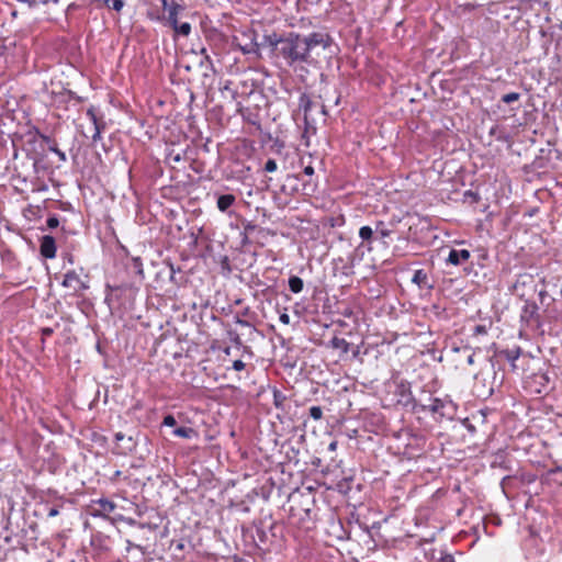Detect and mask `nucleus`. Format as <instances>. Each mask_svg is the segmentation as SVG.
Masks as SVG:
<instances>
[{
    "mask_svg": "<svg viewBox=\"0 0 562 562\" xmlns=\"http://www.w3.org/2000/svg\"><path fill=\"white\" fill-rule=\"evenodd\" d=\"M269 42L274 47L277 56L282 58L284 64L295 72L305 70L303 65L311 63L312 58L303 42V35L290 32L276 40L269 37Z\"/></svg>",
    "mask_w": 562,
    "mask_h": 562,
    "instance_id": "1",
    "label": "nucleus"
},
{
    "mask_svg": "<svg viewBox=\"0 0 562 562\" xmlns=\"http://www.w3.org/2000/svg\"><path fill=\"white\" fill-rule=\"evenodd\" d=\"M415 412L430 413L435 418L449 417L454 413V406L451 401L439 397L430 398L429 404H414Z\"/></svg>",
    "mask_w": 562,
    "mask_h": 562,
    "instance_id": "2",
    "label": "nucleus"
},
{
    "mask_svg": "<svg viewBox=\"0 0 562 562\" xmlns=\"http://www.w3.org/2000/svg\"><path fill=\"white\" fill-rule=\"evenodd\" d=\"M514 295L521 300L528 299L537 291L535 276L529 272L517 274L514 284L510 288Z\"/></svg>",
    "mask_w": 562,
    "mask_h": 562,
    "instance_id": "3",
    "label": "nucleus"
},
{
    "mask_svg": "<svg viewBox=\"0 0 562 562\" xmlns=\"http://www.w3.org/2000/svg\"><path fill=\"white\" fill-rule=\"evenodd\" d=\"M303 42L311 55V52L317 46H322L324 49L328 48L333 43V38L329 34L324 32H312L303 36Z\"/></svg>",
    "mask_w": 562,
    "mask_h": 562,
    "instance_id": "4",
    "label": "nucleus"
},
{
    "mask_svg": "<svg viewBox=\"0 0 562 562\" xmlns=\"http://www.w3.org/2000/svg\"><path fill=\"white\" fill-rule=\"evenodd\" d=\"M115 508V503L108 498L93 499L90 505V515L94 518H108Z\"/></svg>",
    "mask_w": 562,
    "mask_h": 562,
    "instance_id": "5",
    "label": "nucleus"
},
{
    "mask_svg": "<svg viewBox=\"0 0 562 562\" xmlns=\"http://www.w3.org/2000/svg\"><path fill=\"white\" fill-rule=\"evenodd\" d=\"M359 237L361 243L356 248V251H361V256H363L364 251L371 252L373 250L372 244L376 240L374 228L368 225L361 226L359 228ZM361 259L362 257L359 258V261Z\"/></svg>",
    "mask_w": 562,
    "mask_h": 562,
    "instance_id": "6",
    "label": "nucleus"
},
{
    "mask_svg": "<svg viewBox=\"0 0 562 562\" xmlns=\"http://www.w3.org/2000/svg\"><path fill=\"white\" fill-rule=\"evenodd\" d=\"M61 285L72 290L74 292H80L88 289V285L80 279L75 270H70L65 273Z\"/></svg>",
    "mask_w": 562,
    "mask_h": 562,
    "instance_id": "7",
    "label": "nucleus"
},
{
    "mask_svg": "<svg viewBox=\"0 0 562 562\" xmlns=\"http://www.w3.org/2000/svg\"><path fill=\"white\" fill-rule=\"evenodd\" d=\"M395 394L400 397L398 402L405 406L412 405L414 407V404H417L413 397L411 385L406 381H401L396 385Z\"/></svg>",
    "mask_w": 562,
    "mask_h": 562,
    "instance_id": "8",
    "label": "nucleus"
},
{
    "mask_svg": "<svg viewBox=\"0 0 562 562\" xmlns=\"http://www.w3.org/2000/svg\"><path fill=\"white\" fill-rule=\"evenodd\" d=\"M86 115L87 117L90 120L91 124H92V135H91V139L92 142L95 144L98 143L99 140H101V133L102 131L104 130L105 125L104 123H100L98 121V117H97V114H95V110L93 106H90L87 111H86Z\"/></svg>",
    "mask_w": 562,
    "mask_h": 562,
    "instance_id": "9",
    "label": "nucleus"
},
{
    "mask_svg": "<svg viewBox=\"0 0 562 562\" xmlns=\"http://www.w3.org/2000/svg\"><path fill=\"white\" fill-rule=\"evenodd\" d=\"M162 9L167 11L166 21L169 24L178 20L179 13L183 10V7L176 0H160Z\"/></svg>",
    "mask_w": 562,
    "mask_h": 562,
    "instance_id": "10",
    "label": "nucleus"
},
{
    "mask_svg": "<svg viewBox=\"0 0 562 562\" xmlns=\"http://www.w3.org/2000/svg\"><path fill=\"white\" fill-rule=\"evenodd\" d=\"M56 243L53 236L44 235L41 238L40 252L46 259H53L56 256Z\"/></svg>",
    "mask_w": 562,
    "mask_h": 562,
    "instance_id": "11",
    "label": "nucleus"
},
{
    "mask_svg": "<svg viewBox=\"0 0 562 562\" xmlns=\"http://www.w3.org/2000/svg\"><path fill=\"white\" fill-rule=\"evenodd\" d=\"M471 254L467 249H451L446 259L447 265L460 266L461 263L469 260Z\"/></svg>",
    "mask_w": 562,
    "mask_h": 562,
    "instance_id": "12",
    "label": "nucleus"
},
{
    "mask_svg": "<svg viewBox=\"0 0 562 562\" xmlns=\"http://www.w3.org/2000/svg\"><path fill=\"white\" fill-rule=\"evenodd\" d=\"M530 383L535 386L533 391L537 394H541L543 392H548L550 379L547 373L538 372L531 376Z\"/></svg>",
    "mask_w": 562,
    "mask_h": 562,
    "instance_id": "13",
    "label": "nucleus"
},
{
    "mask_svg": "<svg viewBox=\"0 0 562 562\" xmlns=\"http://www.w3.org/2000/svg\"><path fill=\"white\" fill-rule=\"evenodd\" d=\"M375 239L380 240L383 246L389 247V241L386 240L393 231L387 227V225L383 221H376L374 226Z\"/></svg>",
    "mask_w": 562,
    "mask_h": 562,
    "instance_id": "14",
    "label": "nucleus"
},
{
    "mask_svg": "<svg viewBox=\"0 0 562 562\" xmlns=\"http://www.w3.org/2000/svg\"><path fill=\"white\" fill-rule=\"evenodd\" d=\"M524 301L525 304L521 308L520 318L521 321L529 323L531 319L535 318V316H537L539 307L537 303L533 301H530L528 299H525Z\"/></svg>",
    "mask_w": 562,
    "mask_h": 562,
    "instance_id": "15",
    "label": "nucleus"
},
{
    "mask_svg": "<svg viewBox=\"0 0 562 562\" xmlns=\"http://www.w3.org/2000/svg\"><path fill=\"white\" fill-rule=\"evenodd\" d=\"M312 105H313V102H312L310 95L305 92L301 93L299 97L297 110H299V112H303L305 123H307V117L312 110Z\"/></svg>",
    "mask_w": 562,
    "mask_h": 562,
    "instance_id": "16",
    "label": "nucleus"
},
{
    "mask_svg": "<svg viewBox=\"0 0 562 562\" xmlns=\"http://www.w3.org/2000/svg\"><path fill=\"white\" fill-rule=\"evenodd\" d=\"M498 355L501 357H503L504 359H506L512 364V368L515 369L516 368V361L521 356V348L520 347H515V348H512V349H504V350H501L498 352Z\"/></svg>",
    "mask_w": 562,
    "mask_h": 562,
    "instance_id": "17",
    "label": "nucleus"
},
{
    "mask_svg": "<svg viewBox=\"0 0 562 562\" xmlns=\"http://www.w3.org/2000/svg\"><path fill=\"white\" fill-rule=\"evenodd\" d=\"M233 82L231 80H225L220 86V92L223 98L231 99L232 101H237L238 91L232 87Z\"/></svg>",
    "mask_w": 562,
    "mask_h": 562,
    "instance_id": "18",
    "label": "nucleus"
},
{
    "mask_svg": "<svg viewBox=\"0 0 562 562\" xmlns=\"http://www.w3.org/2000/svg\"><path fill=\"white\" fill-rule=\"evenodd\" d=\"M412 282L416 284L419 289L431 286L428 284V274L424 269H418L414 271Z\"/></svg>",
    "mask_w": 562,
    "mask_h": 562,
    "instance_id": "19",
    "label": "nucleus"
},
{
    "mask_svg": "<svg viewBox=\"0 0 562 562\" xmlns=\"http://www.w3.org/2000/svg\"><path fill=\"white\" fill-rule=\"evenodd\" d=\"M169 26L175 31L177 35H181L183 37H188L192 31V26L189 22H179L178 20L169 24Z\"/></svg>",
    "mask_w": 562,
    "mask_h": 562,
    "instance_id": "20",
    "label": "nucleus"
},
{
    "mask_svg": "<svg viewBox=\"0 0 562 562\" xmlns=\"http://www.w3.org/2000/svg\"><path fill=\"white\" fill-rule=\"evenodd\" d=\"M235 201H236L235 195L222 194L217 198L216 206L221 212L225 213L235 203Z\"/></svg>",
    "mask_w": 562,
    "mask_h": 562,
    "instance_id": "21",
    "label": "nucleus"
},
{
    "mask_svg": "<svg viewBox=\"0 0 562 562\" xmlns=\"http://www.w3.org/2000/svg\"><path fill=\"white\" fill-rule=\"evenodd\" d=\"M127 269L130 270L131 273H134L140 280H143L145 278L144 269H143V261L139 257H133L127 265Z\"/></svg>",
    "mask_w": 562,
    "mask_h": 562,
    "instance_id": "22",
    "label": "nucleus"
},
{
    "mask_svg": "<svg viewBox=\"0 0 562 562\" xmlns=\"http://www.w3.org/2000/svg\"><path fill=\"white\" fill-rule=\"evenodd\" d=\"M544 482H553L557 485H562V469L557 467L549 470L543 476Z\"/></svg>",
    "mask_w": 562,
    "mask_h": 562,
    "instance_id": "23",
    "label": "nucleus"
},
{
    "mask_svg": "<svg viewBox=\"0 0 562 562\" xmlns=\"http://www.w3.org/2000/svg\"><path fill=\"white\" fill-rule=\"evenodd\" d=\"M172 435L180 438L192 439L198 437V432L192 427H177L172 430Z\"/></svg>",
    "mask_w": 562,
    "mask_h": 562,
    "instance_id": "24",
    "label": "nucleus"
},
{
    "mask_svg": "<svg viewBox=\"0 0 562 562\" xmlns=\"http://www.w3.org/2000/svg\"><path fill=\"white\" fill-rule=\"evenodd\" d=\"M329 346L334 349H339L342 353H348L350 350V344L340 337H333L329 341Z\"/></svg>",
    "mask_w": 562,
    "mask_h": 562,
    "instance_id": "25",
    "label": "nucleus"
},
{
    "mask_svg": "<svg viewBox=\"0 0 562 562\" xmlns=\"http://www.w3.org/2000/svg\"><path fill=\"white\" fill-rule=\"evenodd\" d=\"M303 288H304V282L300 277L291 276L289 278V289L292 293L297 294V293L302 292Z\"/></svg>",
    "mask_w": 562,
    "mask_h": 562,
    "instance_id": "26",
    "label": "nucleus"
},
{
    "mask_svg": "<svg viewBox=\"0 0 562 562\" xmlns=\"http://www.w3.org/2000/svg\"><path fill=\"white\" fill-rule=\"evenodd\" d=\"M240 50L246 54V55H249V54H255V55H259V45L258 43L255 41V38H251L248 43H246L245 45H240L239 46Z\"/></svg>",
    "mask_w": 562,
    "mask_h": 562,
    "instance_id": "27",
    "label": "nucleus"
},
{
    "mask_svg": "<svg viewBox=\"0 0 562 562\" xmlns=\"http://www.w3.org/2000/svg\"><path fill=\"white\" fill-rule=\"evenodd\" d=\"M452 351L454 352H464L467 353V363L472 366L474 363V356H475V352L471 350V348L469 346H464V347H452Z\"/></svg>",
    "mask_w": 562,
    "mask_h": 562,
    "instance_id": "28",
    "label": "nucleus"
},
{
    "mask_svg": "<svg viewBox=\"0 0 562 562\" xmlns=\"http://www.w3.org/2000/svg\"><path fill=\"white\" fill-rule=\"evenodd\" d=\"M102 1L104 2V4L108 8L113 9L116 12H121L125 5V0H102Z\"/></svg>",
    "mask_w": 562,
    "mask_h": 562,
    "instance_id": "29",
    "label": "nucleus"
},
{
    "mask_svg": "<svg viewBox=\"0 0 562 562\" xmlns=\"http://www.w3.org/2000/svg\"><path fill=\"white\" fill-rule=\"evenodd\" d=\"M255 539L258 540L260 544H266L269 541L268 531H266L261 527L256 528Z\"/></svg>",
    "mask_w": 562,
    "mask_h": 562,
    "instance_id": "30",
    "label": "nucleus"
},
{
    "mask_svg": "<svg viewBox=\"0 0 562 562\" xmlns=\"http://www.w3.org/2000/svg\"><path fill=\"white\" fill-rule=\"evenodd\" d=\"M520 99V93L518 92H509L502 97V102L509 104L516 102Z\"/></svg>",
    "mask_w": 562,
    "mask_h": 562,
    "instance_id": "31",
    "label": "nucleus"
},
{
    "mask_svg": "<svg viewBox=\"0 0 562 562\" xmlns=\"http://www.w3.org/2000/svg\"><path fill=\"white\" fill-rule=\"evenodd\" d=\"M310 417L314 420H319L323 417V409L321 406L310 407Z\"/></svg>",
    "mask_w": 562,
    "mask_h": 562,
    "instance_id": "32",
    "label": "nucleus"
},
{
    "mask_svg": "<svg viewBox=\"0 0 562 562\" xmlns=\"http://www.w3.org/2000/svg\"><path fill=\"white\" fill-rule=\"evenodd\" d=\"M120 519L125 521L128 526L138 527V528H145V524L138 522L134 518L121 516Z\"/></svg>",
    "mask_w": 562,
    "mask_h": 562,
    "instance_id": "33",
    "label": "nucleus"
},
{
    "mask_svg": "<svg viewBox=\"0 0 562 562\" xmlns=\"http://www.w3.org/2000/svg\"><path fill=\"white\" fill-rule=\"evenodd\" d=\"M234 321H235V323H236L237 325H239V326H241V327L254 328L252 324H251L249 321H247V319H245V318L240 317V316H239V314H237V315L234 317Z\"/></svg>",
    "mask_w": 562,
    "mask_h": 562,
    "instance_id": "34",
    "label": "nucleus"
},
{
    "mask_svg": "<svg viewBox=\"0 0 562 562\" xmlns=\"http://www.w3.org/2000/svg\"><path fill=\"white\" fill-rule=\"evenodd\" d=\"M278 168L277 161L272 158L268 159L265 164V171L274 172Z\"/></svg>",
    "mask_w": 562,
    "mask_h": 562,
    "instance_id": "35",
    "label": "nucleus"
},
{
    "mask_svg": "<svg viewBox=\"0 0 562 562\" xmlns=\"http://www.w3.org/2000/svg\"><path fill=\"white\" fill-rule=\"evenodd\" d=\"M349 260H350V265L349 266L346 265L342 267L341 273L344 276H350L353 273L352 268L355 266L356 259L353 257H350Z\"/></svg>",
    "mask_w": 562,
    "mask_h": 562,
    "instance_id": "36",
    "label": "nucleus"
},
{
    "mask_svg": "<svg viewBox=\"0 0 562 562\" xmlns=\"http://www.w3.org/2000/svg\"><path fill=\"white\" fill-rule=\"evenodd\" d=\"M176 424H177V422H176L175 416L171 414H168L164 417L161 425L166 426V427H173Z\"/></svg>",
    "mask_w": 562,
    "mask_h": 562,
    "instance_id": "37",
    "label": "nucleus"
},
{
    "mask_svg": "<svg viewBox=\"0 0 562 562\" xmlns=\"http://www.w3.org/2000/svg\"><path fill=\"white\" fill-rule=\"evenodd\" d=\"M125 543H126V548H125V549H126V551H127V552H130V551H131V550H133V549H135V550H138V551L143 552V548H142V546L136 544V543L132 542V541H131V540H128V539L125 541Z\"/></svg>",
    "mask_w": 562,
    "mask_h": 562,
    "instance_id": "38",
    "label": "nucleus"
},
{
    "mask_svg": "<svg viewBox=\"0 0 562 562\" xmlns=\"http://www.w3.org/2000/svg\"><path fill=\"white\" fill-rule=\"evenodd\" d=\"M46 224L49 228H56L59 225V220L57 216H49L46 221Z\"/></svg>",
    "mask_w": 562,
    "mask_h": 562,
    "instance_id": "39",
    "label": "nucleus"
},
{
    "mask_svg": "<svg viewBox=\"0 0 562 562\" xmlns=\"http://www.w3.org/2000/svg\"><path fill=\"white\" fill-rule=\"evenodd\" d=\"M246 364L241 360H235L232 364V369L235 371H243L245 369Z\"/></svg>",
    "mask_w": 562,
    "mask_h": 562,
    "instance_id": "40",
    "label": "nucleus"
},
{
    "mask_svg": "<svg viewBox=\"0 0 562 562\" xmlns=\"http://www.w3.org/2000/svg\"><path fill=\"white\" fill-rule=\"evenodd\" d=\"M59 514L58 506H52L47 510V517L53 518L56 517Z\"/></svg>",
    "mask_w": 562,
    "mask_h": 562,
    "instance_id": "41",
    "label": "nucleus"
},
{
    "mask_svg": "<svg viewBox=\"0 0 562 562\" xmlns=\"http://www.w3.org/2000/svg\"><path fill=\"white\" fill-rule=\"evenodd\" d=\"M50 150L53 153H55L61 161H66V155L64 151H61L60 149H58L56 147H50Z\"/></svg>",
    "mask_w": 562,
    "mask_h": 562,
    "instance_id": "42",
    "label": "nucleus"
},
{
    "mask_svg": "<svg viewBox=\"0 0 562 562\" xmlns=\"http://www.w3.org/2000/svg\"><path fill=\"white\" fill-rule=\"evenodd\" d=\"M279 321L284 324V325H289L290 324V316L288 313H282L280 314L279 316Z\"/></svg>",
    "mask_w": 562,
    "mask_h": 562,
    "instance_id": "43",
    "label": "nucleus"
},
{
    "mask_svg": "<svg viewBox=\"0 0 562 562\" xmlns=\"http://www.w3.org/2000/svg\"><path fill=\"white\" fill-rule=\"evenodd\" d=\"M147 16H148V19H149V20H151V21H157V22H159V21H161V20H162V16H161L160 14H158V13L148 12V13H147Z\"/></svg>",
    "mask_w": 562,
    "mask_h": 562,
    "instance_id": "44",
    "label": "nucleus"
},
{
    "mask_svg": "<svg viewBox=\"0 0 562 562\" xmlns=\"http://www.w3.org/2000/svg\"><path fill=\"white\" fill-rule=\"evenodd\" d=\"M439 562H456V560L452 554L447 553L440 558Z\"/></svg>",
    "mask_w": 562,
    "mask_h": 562,
    "instance_id": "45",
    "label": "nucleus"
},
{
    "mask_svg": "<svg viewBox=\"0 0 562 562\" xmlns=\"http://www.w3.org/2000/svg\"><path fill=\"white\" fill-rule=\"evenodd\" d=\"M125 443H127L126 450L132 451L134 446H135V443L133 441V438L132 437H127L126 440H125Z\"/></svg>",
    "mask_w": 562,
    "mask_h": 562,
    "instance_id": "46",
    "label": "nucleus"
},
{
    "mask_svg": "<svg viewBox=\"0 0 562 562\" xmlns=\"http://www.w3.org/2000/svg\"><path fill=\"white\" fill-rule=\"evenodd\" d=\"M114 440L116 442L125 440V435L121 431L114 434Z\"/></svg>",
    "mask_w": 562,
    "mask_h": 562,
    "instance_id": "47",
    "label": "nucleus"
},
{
    "mask_svg": "<svg viewBox=\"0 0 562 562\" xmlns=\"http://www.w3.org/2000/svg\"><path fill=\"white\" fill-rule=\"evenodd\" d=\"M304 175L306 176H313L314 175V168L312 166H306L303 170Z\"/></svg>",
    "mask_w": 562,
    "mask_h": 562,
    "instance_id": "48",
    "label": "nucleus"
},
{
    "mask_svg": "<svg viewBox=\"0 0 562 562\" xmlns=\"http://www.w3.org/2000/svg\"><path fill=\"white\" fill-rule=\"evenodd\" d=\"M52 334H53V329H52V328H49V327H45V328H43V329H42V335H43L44 337H48V336H50Z\"/></svg>",
    "mask_w": 562,
    "mask_h": 562,
    "instance_id": "49",
    "label": "nucleus"
},
{
    "mask_svg": "<svg viewBox=\"0 0 562 562\" xmlns=\"http://www.w3.org/2000/svg\"><path fill=\"white\" fill-rule=\"evenodd\" d=\"M102 540H103L102 535H95L92 537L91 543L95 544L97 541H102Z\"/></svg>",
    "mask_w": 562,
    "mask_h": 562,
    "instance_id": "50",
    "label": "nucleus"
},
{
    "mask_svg": "<svg viewBox=\"0 0 562 562\" xmlns=\"http://www.w3.org/2000/svg\"><path fill=\"white\" fill-rule=\"evenodd\" d=\"M250 314V308L247 306L240 312V317H246Z\"/></svg>",
    "mask_w": 562,
    "mask_h": 562,
    "instance_id": "51",
    "label": "nucleus"
},
{
    "mask_svg": "<svg viewBox=\"0 0 562 562\" xmlns=\"http://www.w3.org/2000/svg\"><path fill=\"white\" fill-rule=\"evenodd\" d=\"M337 449V441H331L329 445H328V450L334 452L336 451Z\"/></svg>",
    "mask_w": 562,
    "mask_h": 562,
    "instance_id": "52",
    "label": "nucleus"
},
{
    "mask_svg": "<svg viewBox=\"0 0 562 562\" xmlns=\"http://www.w3.org/2000/svg\"><path fill=\"white\" fill-rule=\"evenodd\" d=\"M512 480L510 476H505L503 477L502 482H501V485H502V488L505 490V486L507 484V482H509Z\"/></svg>",
    "mask_w": 562,
    "mask_h": 562,
    "instance_id": "53",
    "label": "nucleus"
},
{
    "mask_svg": "<svg viewBox=\"0 0 562 562\" xmlns=\"http://www.w3.org/2000/svg\"><path fill=\"white\" fill-rule=\"evenodd\" d=\"M539 297H540V301L543 302V299L547 296V291L546 290H541L539 291Z\"/></svg>",
    "mask_w": 562,
    "mask_h": 562,
    "instance_id": "54",
    "label": "nucleus"
},
{
    "mask_svg": "<svg viewBox=\"0 0 562 562\" xmlns=\"http://www.w3.org/2000/svg\"><path fill=\"white\" fill-rule=\"evenodd\" d=\"M233 341H235L237 345H240L241 341H240V338L237 334H235L234 338H232Z\"/></svg>",
    "mask_w": 562,
    "mask_h": 562,
    "instance_id": "55",
    "label": "nucleus"
},
{
    "mask_svg": "<svg viewBox=\"0 0 562 562\" xmlns=\"http://www.w3.org/2000/svg\"><path fill=\"white\" fill-rule=\"evenodd\" d=\"M308 189H311V191H314V188L312 187V184L305 183L304 184V190H308Z\"/></svg>",
    "mask_w": 562,
    "mask_h": 562,
    "instance_id": "56",
    "label": "nucleus"
},
{
    "mask_svg": "<svg viewBox=\"0 0 562 562\" xmlns=\"http://www.w3.org/2000/svg\"><path fill=\"white\" fill-rule=\"evenodd\" d=\"M465 195H470V198H475V199H477V195H476L475 193H473L472 191H468V192L465 193Z\"/></svg>",
    "mask_w": 562,
    "mask_h": 562,
    "instance_id": "57",
    "label": "nucleus"
},
{
    "mask_svg": "<svg viewBox=\"0 0 562 562\" xmlns=\"http://www.w3.org/2000/svg\"><path fill=\"white\" fill-rule=\"evenodd\" d=\"M279 402H280V398H278V395L274 394V404H276L277 407L280 405Z\"/></svg>",
    "mask_w": 562,
    "mask_h": 562,
    "instance_id": "58",
    "label": "nucleus"
},
{
    "mask_svg": "<svg viewBox=\"0 0 562 562\" xmlns=\"http://www.w3.org/2000/svg\"><path fill=\"white\" fill-rule=\"evenodd\" d=\"M173 160H175V161H180V160H181L180 155H179V154H178V155H176V156L173 157Z\"/></svg>",
    "mask_w": 562,
    "mask_h": 562,
    "instance_id": "59",
    "label": "nucleus"
},
{
    "mask_svg": "<svg viewBox=\"0 0 562 562\" xmlns=\"http://www.w3.org/2000/svg\"><path fill=\"white\" fill-rule=\"evenodd\" d=\"M224 352H225L226 355H229V353H231V348H229V347H226V348L224 349Z\"/></svg>",
    "mask_w": 562,
    "mask_h": 562,
    "instance_id": "60",
    "label": "nucleus"
},
{
    "mask_svg": "<svg viewBox=\"0 0 562 562\" xmlns=\"http://www.w3.org/2000/svg\"><path fill=\"white\" fill-rule=\"evenodd\" d=\"M175 272L176 271H175L173 267L171 266V279L173 278Z\"/></svg>",
    "mask_w": 562,
    "mask_h": 562,
    "instance_id": "61",
    "label": "nucleus"
},
{
    "mask_svg": "<svg viewBox=\"0 0 562 562\" xmlns=\"http://www.w3.org/2000/svg\"><path fill=\"white\" fill-rule=\"evenodd\" d=\"M476 330H477V331H482V330H483V327L477 326V327H476Z\"/></svg>",
    "mask_w": 562,
    "mask_h": 562,
    "instance_id": "62",
    "label": "nucleus"
},
{
    "mask_svg": "<svg viewBox=\"0 0 562 562\" xmlns=\"http://www.w3.org/2000/svg\"><path fill=\"white\" fill-rule=\"evenodd\" d=\"M336 261L344 262V259L342 258H338Z\"/></svg>",
    "mask_w": 562,
    "mask_h": 562,
    "instance_id": "63",
    "label": "nucleus"
},
{
    "mask_svg": "<svg viewBox=\"0 0 562 562\" xmlns=\"http://www.w3.org/2000/svg\"><path fill=\"white\" fill-rule=\"evenodd\" d=\"M0 49H2V47L0 46Z\"/></svg>",
    "mask_w": 562,
    "mask_h": 562,
    "instance_id": "64",
    "label": "nucleus"
}]
</instances>
